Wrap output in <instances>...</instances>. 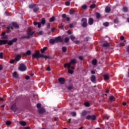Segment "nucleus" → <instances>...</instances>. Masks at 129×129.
<instances>
[{
	"mask_svg": "<svg viewBox=\"0 0 129 129\" xmlns=\"http://www.w3.org/2000/svg\"><path fill=\"white\" fill-rule=\"evenodd\" d=\"M76 59H73L71 60V62L64 63L63 67H64V68H68V72L70 74H73V73L74 72V67H71V66L74 65V64H76Z\"/></svg>",
	"mask_w": 129,
	"mask_h": 129,
	"instance_id": "1",
	"label": "nucleus"
},
{
	"mask_svg": "<svg viewBox=\"0 0 129 129\" xmlns=\"http://www.w3.org/2000/svg\"><path fill=\"white\" fill-rule=\"evenodd\" d=\"M13 28H15V29H19V25L15 23H12L10 24L9 26L7 27V33H10L11 30H13Z\"/></svg>",
	"mask_w": 129,
	"mask_h": 129,
	"instance_id": "2",
	"label": "nucleus"
},
{
	"mask_svg": "<svg viewBox=\"0 0 129 129\" xmlns=\"http://www.w3.org/2000/svg\"><path fill=\"white\" fill-rule=\"evenodd\" d=\"M35 32L34 31H32L31 28H29L27 31V36H23L22 38H26V39L30 38V37H32V35H34Z\"/></svg>",
	"mask_w": 129,
	"mask_h": 129,
	"instance_id": "3",
	"label": "nucleus"
},
{
	"mask_svg": "<svg viewBox=\"0 0 129 129\" xmlns=\"http://www.w3.org/2000/svg\"><path fill=\"white\" fill-rule=\"evenodd\" d=\"M13 41L12 40L8 41L7 40H0V45H5L6 44H8L9 46H12L13 44Z\"/></svg>",
	"mask_w": 129,
	"mask_h": 129,
	"instance_id": "4",
	"label": "nucleus"
},
{
	"mask_svg": "<svg viewBox=\"0 0 129 129\" xmlns=\"http://www.w3.org/2000/svg\"><path fill=\"white\" fill-rule=\"evenodd\" d=\"M37 107L38 108V112L39 113H44L45 112V109L44 108L41 107V104L38 103L37 104Z\"/></svg>",
	"mask_w": 129,
	"mask_h": 129,
	"instance_id": "5",
	"label": "nucleus"
},
{
	"mask_svg": "<svg viewBox=\"0 0 129 129\" xmlns=\"http://www.w3.org/2000/svg\"><path fill=\"white\" fill-rule=\"evenodd\" d=\"M27 70V67H26V65L21 63L19 67V70H20V71H26Z\"/></svg>",
	"mask_w": 129,
	"mask_h": 129,
	"instance_id": "6",
	"label": "nucleus"
},
{
	"mask_svg": "<svg viewBox=\"0 0 129 129\" xmlns=\"http://www.w3.org/2000/svg\"><path fill=\"white\" fill-rule=\"evenodd\" d=\"M82 27H83L84 28H85V27H86V26H87V19H86V18H84L82 20Z\"/></svg>",
	"mask_w": 129,
	"mask_h": 129,
	"instance_id": "7",
	"label": "nucleus"
},
{
	"mask_svg": "<svg viewBox=\"0 0 129 129\" xmlns=\"http://www.w3.org/2000/svg\"><path fill=\"white\" fill-rule=\"evenodd\" d=\"M86 118L88 120L91 119L92 120H96V116L94 115H88L86 117Z\"/></svg>",
	"mask_w": 129,
	"mask_h": 129,
	"instance_id": "8",
	"label": "nucleus"
},
{
	"mask_svg": "<svg viewBox=\"0 0 129 129\" xmlns=\"http://www.w3.org/2000/svg\"><path fill=\"white\" fill-rule=\"evenodd\" d=\"M54 39L55 40V43H59V42H63V39H62V38H61V36L55 37Z\"/></svg>",
	"mask_w": 129,
	"mask_h": 129,
	"instance_id": "9",
	"label": "nucleus"
},
{
	"mask_svg": "<svg viewBox=\"0 0 129 129\" xmlns=\"http://www.w3.org/2000/svg\"><path fill=\"white\" fill-rule=\"evenodd\" d=\"M39 55L40 52L36 51L35 53L32 54V56L34 57V58H37L38 59L40 58Z\"/></svg>",
	"mask_w": 129,
	"mask_h": 129,
	"instance_id": "10",
	"label": "nucleus"
},
{
	"mask_svg": "<svg viewBox=\"0 0 129 129\" xmlns=\"http://www.w3.org/2000/svg\"><path fill=\"white\" fill-rule=\"evenodd\" d=\"M58 82L60 84H64V83H65V79L63 78H60L58 79Z\"/></svg>",
	"mask_w": 129,
	"mask_h": 129,
	"instance_id": "11",
	"label": "nucleus"
},
{
	"mask_svg": "<svg viewBox=\"0 0 129 129\" xmlns=\"http://www.w3.org/2000/svg\"><path fill=\"white\" fill-rule=\"evenodd\" d=\"M21 59V55L17 54L15 56V61H20Z\"/></svg>",
	"mask_w": 129,
	"mask_h": 129,
	"instance_id": "12",
	"label": "nucleus"
},
{
	"mask_svg": "<svg viewBox=\"0 0 129 129\" xmlns=\"http://www.w3.org/2000/svg\"><path fill=\"white\" fill-rule=\"evenodd\" d=\"M19 124L22 125V126H26V124H27V122L25 121H19Z\"/></svg>",
	"mask_w": 129,
	"mask_h": 129,
	"instance_id": "13",
	"label": "nucleus"
},
{
	"mask_svg": "<svg viewBox=\"0 0 129 129\" xmlns=\"http://www.w3.org/2000/svg\"><path fill=\"white\" fill-rule=\"evenodd\" d=\"M1 36L2 39H8V36L6 35V32L2 33Z\"/></svg>",
	"mask_w": 129,
	"mask_h": 129,
	"instance_id": "14",
	"label": "nucleus"
},
{
	"mask_svg": "<svg viewBox=\"0 0 129 129\" xmlns=\"http://www.w3.org/2000/svg\"><path fill=\"white\" fill-rule=\"evenodd\" d=\"M109 79V75L108 74H105L104 75V80L106 81Z\"/></svg>",
	"mask_w": 129,
	"mask_h": 129,
	"instance_id": "15",
	"label": "nucleus"
},
{
	"mask_svg": "<svg viewBox=\"0 0 129 129\" xmlns=\"http://www.w3.org/2000/svg\"><path fill=\"white\" fill-rule=\"evenodd\" d=\"M11 108L13 111H16L17 110V106L16 105V104H13L12 106L11 107Z\"/></svg>",
	"mask_w": 129,
	"mask_h": 129,
	"instance_id": "16",
	"label": "nucleus"
},
{
	"mask_svg": "<svg viewBox=\"0 0 129 129\" xmlns=\"http://www.w3.org/2000/svg\"><path fill=\"white\" fill-rule=\"evenodd\" d=\"M31 50H28L24 53V55H25V56H30V55H31Z\"/></svg>",
	"mask_w": 129,
	"mask_h": 129,
	"instance_id": "17",
	"label": "nucleus"
},
{
	"mask_svg": "<svg viewBox=\"0 0 129 129\" xmlns=\"http://www.w3.org/2000/svg\"><path fill=\"white\" fill-rule=\"evenodd\" d=\"M95 79H96L95 76L93 75L91 76V81H92V82H95Z\"/></svg>",
	"mask_w": 129,
	"mask_h": 129,
	"instance_id": "18",
	"label": "nucleus"
},
{
	"mask_svg": "<svg viewBox=\"0 0 129 129\" xmlns=\"http://www.w3.org/2000/svg\"><path fill=\"white\" fill-rule=\"evenodd\" d=\"M33 24L34 26H37V25H38V28H41V23H37V22H34Z\"/></svg>",
	"mask_w": 129,
	"mask_h": 129,
	"instance_id": "19",
	"label": "nucleus"
},
{
	"mask_svg": "<svg viewBox=\"0 0 129 129\" xmlns=\"http://www.w3.org/2000/svg\"><path fill=\"white\" fill-rule=\"evenodd\" d=\"M109 99L111 100V101H114V100H115V98H114L113 96H110Z\"/></svg>",
	"mask_w": 129,
	"mask_h": 129,
	"instance_id": "20",
	"label": "nucleus"
},
{
	"mask_svg": "<svg viewBox=\"0 0 129 129\" xmlns=\"http://www.w3.org/2000/svg\"><path fill=\"white\" fill-rule=\"evenodd\" d=\"M13 77H15V78H18L19 77V75L17 72H15L13 74Z\"/></svg>",
	"mask_w": 129,
	"mask_h": 129,
	"instance_id": "21",
	"label": "nucleus"
},
{
	"mask_svg": "<svg viewBox=\"0 0 129 129\" xmlns=\"http://www.w3.org/2000/svg\"><path fill=\"white\" fill-rule=\"evenodd\" d=\"M88 23L89 25H93V19L92 18H90Z\"/></svg>",
	"mask_w": 129,
	"mask_h": 129,
	"instance_id": "22",
	"label": "nucleus"
},
{
	"mask_svg": "<svg viewBox=\"0 0 129 129\" xmlns=\"http://www.w3.org/2000/svg\"><path fill=\"white\" fill-rule=\"evenodd\" d=\"M49 42H50V44H54V43H56V40H55V38L54 39H51L49 40Z\"/></svg>",
	"mask_w": 129,
	"mask_h": 129,
	"instance_id": "23",
	"label": "nucleus"
},
{
	"mask_svg": "<svg viewBox=\"0 0 129 129\" xmlns=\"http://www.w3.org/2000/svg\"><path fill=\"white\" fill-rule=\"evenodd\" d=\"M110 12V7H107L105 8V13H109Z\"/></svg>",
	"mask_w": 129,
	"mask_h": 129,
	"instance_id": "24",
	"label": "nucleus"
},
{
	"mask_svg": "<svg viewBox=\"0 0 129 129\" xmlns=\"http://www.w3.org/2000/svg\"><path fill=\"white\" fill-rule=\"evenodd\" d=\"M92 64L93 65H96V64H97V60H96V59H94L93 60Z\"/></svg>",
	"mask_w": 129,
	"mask_h": 129,
	"instance_id": "25",
	"label": "nucleus"
},
{
	"mask_svg": "<svg viewBox=\"0 0 129 129\" xmlns=\"http://www.w3.org/2000/svg\"><path fill=\"white\" fill-rule=\"evenodd\" d=\"M41 23L42 25H45V24H46V20H45L44 18L42 19Z\"/></svg>",
	"mask_w": 129,
	"mask_h": 129,
	"instance_id": "26",
	"label": "nucleus"
},
{
	"mask_svg": "<svg viewBox=\"0 0 129 129\" xmlns=\"http://www.w3.org/2000/svg\"><path fill=\"white\" fill-rule=\"evenodd\" d=\"M47 50V47H44L42 49H41V52L42 53H44L45 51Z\"/></svg>",
	"mask_w": 129,
	"mask_h": 129,
	"instance_id": "27",
	"label": "nucleus"
},
{
	"mask_svg": "<svg viewBox=\"0 0 129 129\" xmlns=\"http://www.w3.org/2000/svg\"><path fill=\"white\" fill-rule=\"evenodd\" d=\"M87 113V112L85 111H83L82 113H81V116H85V115H86V114Z\"/></svg>",
	"mask_w": 129,
	"mask_h": 129,
	"instance_id": "28",
	"label": "nucleus"
},
{
	"mask_svg": "<svg viewBox=\"0 0 129 129\" xmlns=\"http://www.w3.org/2000/svg\"><path fill=\"white\" fill-rule=\"evenodd\" d=\"M35 6H36V4H30L29 6V8L30 9H33V8H34V7H35Z\"/></svg>",
	"mask_w": 129,
	"mask_h": 129,
	"instance_id": "29",
	"label": "nucleus"
},
{
	"mask_svg": "<svg viewBox=\"0 0 129 129\" xmlns=\"http://www.w3.org/2000/svg\"><path fill=\"white\" fill-rule=\"evenodd\" d=\"M6 124H7V125H11V124H12V121H7L6 122Z\"/></svg>",
	"mask_w": 129,
	"mask_h": 129,
	"instance_id": "30",
	"label": "nucleus"
},
{
	"mask_svg": "<svg viewBox=\"0 0 129 129\" xmlns=\"http://www.w3.org/2000/svg\"><path fill=\"white\" fill-rule=\"evenodd\" d=\"M103 47H109V43L106 42L103 44Z\"/></svg>",
	"mask_w": 129,
	"mask_h": 129,
	"instance_id": "31",
	"label": "nucleus"
},
{
	"mask_svg": "<svg viewBox=\"0 0 129 129\" xmlns=\"http://www.w3.org/2000/svg\"><path fill=\"white\" fill-rule=\"evenodd\" d=\"M62 52H63L64 53H65V52L67 51V49L66 48V47L64 46L62 47Z\"/></svg>",
	"mask_w": 129,
	"mask_h": 129,
	"instance_id": "32",
	"label": "nucleus"
},
{
	"mask_svg": "<svg viewBox=\"0 0 129 129\" xmlns=\"http://www.w3.org/2000/svg\"><path fill=\"white\" fill-rule=\"evenodd\" d=\"M74 13H75V11L74 10H71L70 11V15H74Z\"/></svg>",
	"mask_w": 129,
	"mask_h": 129,
	"instance_id": "33",
	"label": "nucleus"
},
{
	"mask_svg": "<svg viewBox=\"0 0 129 129\" xmlns=\"http://www.w3.org/2000/svg\"><path fill=\"white\" fill-rule=\"evenodd\" d=\"M64 42H65V43H68V42H69V38L66 37L64 39Z\"/></svg>",
	"mask_w": 129,
	"mask_h": 129,
	"instance_id": "34",
	"label": "nucleus"
},
{
	"mask_svg": "<svg viewBox=\"0 0 129 129\" xmlns=\"http://www.w3.org/2000/svg\"><path fill=\"white\" fill-rule=\"evenodd\" d=\"M109 25V23H108V22H105L103 23V25L105 26V27H108Z\"/></svg>",
	"mask_w": 129,
	"mask_h": 129,
	"instance_id": "35",
	"label": "nucleus"
},
{
	"mask_svg": "<svg viewBox=\"0 0 129 129\" xmlns=\"http://www.w3.org/2000/svg\"><path fill=\"white\" fill-rule=\"evenodd\" d=\"M66 6H70V1H67L65 3Z\"/></svg>",
	"mask_w": 129,
	"mask_h": 129,
	"instance_id": "36",
	"label": "nucleus"
},
{
	"mask_svg": "<svg viewBox=\"0 0 129 129\" xmlns=\"http://www.w3.org/2000/svg\"><path fill=\"white\" fill-rule=\"evenodd\" d=\"M96 17L97 19H99V18H100V14H99V13H96Z\"/></svg>",
	"mask_w": 129,
	"mask_h": 129,
	"instance_id": "37",
	"label": "nucleus"
},
{
	"mask_svg": "<svg viewBox=\"0 0 129 129\" xmlns=\"http://www.w3.org/2000/svg\"><path fill=\"white\" fill-rule=\"evenodd\" d=\"M109 117L107 114H105V115H104V118L105 119H108Z\"/></svg>",
	"mask_w": 129,
	"mask_h": 129,
	"instance_id": "38",
	"label": "nucleus"
},
{
	"mask_svg": "<svg viewBox=\"0 0 129 129\" xmlns=\"http://www.w3.org/2000/svg\"><path fill=\"white\" fill-rule=\"evenodd\" d=\"M55 21V17H52L50 19V22H54Z\"/></svg>",
	"mask_w": 129,
	"mask_h": 129,
	"instance_id": "39",
	"label": "nucleus"
},
{
	"mask_svg": "<svg viewBox=\"0 0 129 129\" xmlns=\"http://www.w3.org/2000/svg\"><path fill=\"white\" fill-rule=\"evenodd\" d=\"M70 38L72 41H74V40H75V37L73 35H71Z\"/></svg>",
	"mask_w": 129,
	"mask_h": 129,
	"instance_id": "40",
	"label": "nucleus"
},
{
	"mask_svg": "<svg viewBox=\"0 0 129 129\" xmlns=\"http://www.w3.org/2000/svg\"><path fill=\"white\" fill-rule=\"evenodd\" d=\"M45 57H46V56L39 53V58H45Z\"/></svg>",
	"mask_w": 129,
	"mask_h": 129,
	"instance_id": "41",
	"label": "nucleus"
},
{
	"mask_svg": "<svg viewBox=\"0 0 129 129\" xmlns=\"http://www.w3.org/2000/svg\"><path fill=\"white\" fill-rule=\"evenodd\" d=\"M123 12H124L125 13H126V12H127V8L124 7L123 8Z\"/></svg>",
	"mask_w": 129,
	"mask_h": 129,
	"instance_id": "42",
	"label": "nucleus"
},
{
	"mask_svg": "<svg viewBox=\"0 0 129 129\" xmlns=\"http://www.w3.org/2000/svg\"><path fill=\"white\" fill-rule=\"evenodd\" d=\"M85 106H89L90 104H89V103L88 102H85V103H84Z\"/></svg>",
	"mask_w": 129,
	"mask_h": 129,
	"instance_id": "43",
	"label": "nucleus"
},
{
	"mask_svg": "<svg viewBox=\"0 0 129 129\" xmlns=\"http://www.w3.org/2000/svg\"><path fill=\"white\" fill-rule=\"evenodd\" d=\"M71 115H72V116H76V112H72L71 113Z\"/></svg>",
	"mask_w": 129,
	"mask_h": 129,
	"instance_id": "44",
	"label": "nucleus"
},
{
	"mask_svg": "<svg viewBox=\"0 0 129 129\" xmlns=\"http://www.w3.org/2000/svg\"><path fill=\"white\" fill-rule=\"evenodd\" d=\"M91 9H94L95 8V4H92L90 6Z\"/></svg>",
	"mask_w": 129,
	"mask_h": 129,
	"instance_id": "45",
	"label": "nucleus"
},
{
	"mask_svg": "<svg viewBox=\"0 0 129 129\" xmlns=\"http://www.w3.org/2000/svg\"><path fill=\"white\" fill-rule=\"evenodd\" d=\"M114 23L115 24H117V23H118V19H115L114 20Z\"/></svg>",
	"mask_w": 129,
	"mask_h": 129,
	"instance_id": "46",
	"label": "nucleus"
},
{
	"mask_svg": "<svg viewBox=\"0 0 129 129\" xmlns=\"http://www.w3.org/2000/svg\"><path fill=\"white\" fill-rule=\"evenodd\" d=\"M124 45H125V41L124 40V43H120V46H121V47H123V46H124Z\"/></svg>",
	"mask_w": 129,
	"mask_h": 129,
	"instance_id": "47",
	"label": "nucleus"
},
{
	"mask_svg": "<svg viewBox=\"0 0 129 129\" xmlns=\"http://www.w3.org/2000/svg\"><path fill=\"white\" fill-rule=\"evenodd\" d=\"M33 11L34 12V13H36V12H38V11H39V8H36L33 9Z\"/></svg>",
	"mask_w": 129,
	"mask_h": 129,
	"instance_id": "48",
	"label": "nucleus"
},
{
	"mask_svg": "<svg viewBox=\"0 0 129 129\" xmlns=\"http://www.w3.org/2000/svg\"><path fill=\"white\" fill-rule=\"evenodd\" d=\"M72 88H73V86H69L68 89H69V90H71V89H72Z\"/></svg>",
	"mask_w": 129,
	"mask_h": 129,
	"instance_id": "49",
	"label": "nucleus"
},
{
	"mask_svg": "<svg viewBox=\"0 0 129 129\" xmlns=\"http://www.w3.org/2000/svg\"><path fill=\"white\" fill-rule=\"evenodd\" d=\"M82 9H83L84 10H85V9L87 8V7L86 6V5H83V6H82Z\"/></svg>",
	"mask_w": 129,
	"mask_h": 129,
	"instance_id": "50",
	"label": "nucleus"
},
{
	"mask_svg": "<svg viewBox=\"0 0 129 129\" xmlns=\"http://www.w3.org/2000/svg\"><path fill=\"white\" fill-rule=\"evenodd\" d=\"M61 17H62V18H63V19H65V18H67L66 15L65 14H62Z\"/></svg>",
	"mask_w": 129,
	"mask_h": 129,
	"instance_id": "51",
	"label": "nucleus"
},
{
	"mask_svg": "<svg viewBox=\"0 0 129 129\" xmlns=\"http://www.w3.org/2000/svg\"><path fill=\"white\" fill-rule=\"evenodd\" d=\"M3 52H1L0 53V58H1V59H3Z\"/></svg>",
	"mask_w": 129,
	"mask_h": 129,
	"instance_id": "52",
	"label": "nucleus"
},
{
	"mask_svg": "<svg viewBox=\"0 0 129 129\" xmlns=\"http://www.w3.org/2000/svg\"><path fill=\"white\" fill-rule=\"evenodd\" d=\"M15 61H16V60H15V59H12V60L10 61L11 64H13V63L15 62Z\"/></svg>",
	"mask_w": 129,
	"mask_h": 129,
	"instance_id": "53",
	"label": "nucleus"
},
{
	"mask_svg": "<svg viewBox=\"0 0 129 129\" xmlns=\"http://www.w3.org/2000/svg\"><path fill=\"white\" fill-rule=\"evenodd\" d=\"M120 39L121 41H123V40H124V37H123V36H121Z\"/></svg>",
	"mask_w": 129,
	"mask_h": 129,
	"instance_id": "54",
	"label": "nucleus"
},
{
	"mask_svg": "<svg viewBox=\"0 0 129 129\" xmlns=\"http://www.w3.org/2000/svg\"><path fill=\"white\" fill-rule=\"evenodd\" d=\"M17 38H14L12 41L13 43H15V42H17Z\"/></svg>",
	"mask_w": 129,
	"mask_h": 129,
	"instance_id": "55",
	"label": "nucleus"
},
{
	"mask_svg": "<svg viewBox=\"0 0 129 129\" xmlns=\"http://www.w3.org/2000/svg\"><path fill=\"white\" fill-rule=\"evenodd\" d=\"M26 80H29L30 79V77L29 76H27L26 77Z\"/></svg>",
	"mask_w": 129,
	"mask_h": 129,
	"instance_id": "56",
	"label": "nucleus"
},
{
	"mask_svg": "<svg viewBox=\"0 0 129 129\" xmlns=\"http://www.w3.org/2000/svg\"><path fill=\"white\" fill-rule=\"evenodd\" d=\"M69 27H70V28H73V25H72V24H70V25H69Z\"/></svg>",
	"mask_w": 129,
	"mask_h": 129,
	"instance_id": "57",
	"label": "nucleus"
},
{
	"mask_svg": "<svg viewBox=\"0 0 129 129\" xmlns=\"http://www.w3.org/2000/svg\"><path fill=\"white\" fill-rule=\"evenodd\" d=\"M47 71H50V70H51V69L49 67L47 68Z\"/></svg>",
	"mask_w": 129,
	"mask_h": 129,
	"instance_id": "58",
	"label": "nucleus"
},
{
	"mask_svg": "<svg viewBox=\"0 0 129 129\" xmlns=\"http://www.w3.org/2000/svg\"><path fill=\"white\" fill-rule=\"evenodd\" d=\"M66 20H67V21H70V18H69V17H66Z\"/></svg>",
	"mask_w": 129,
	"mask_h": 129,
	"instance_id": "59",
	"label": "nucleus"
},
{
	"mask_svg": "<svg viewBox=\"0 0 129 129\" xmlns=\"http://www.w3.org/2000/svg\"><path fill=\"white\" fill-rule=\"evenodd\" d=\"M79 58L80 60H83V57L82 56H79Z\"/></svg>",
	"mask_w": 129,
	"mask_h": 129,
	"instance_id": "60",
	"label": "nucleus"
},
{
	"mask_svg": "<svg viewBox=\"0 0 129 129\" xmlns=\"http://www.w3.org/2000/svg\"><path fill=\"white\" fill-rule=\"evenodd\" d=\"M91 72L92 74H95V72L94 71H91Z\"/></svg>",
	"mask_w": 129,
	"mask_h": 129,
	"instance_id": "61",
	"label": "nucleus"
},
{
	"mask_svg": "<svg viewBox=\"0 0 129 129\" xmlns=\"http://www.w3.org/2000/svg\"><path fill=\"white\" fill-rule=\"evenodd\" d=\"M42 33H43L42 31H39L38 34H39V35H42Z\"/></svg>",
	"mask_w": 129,
	"mask_h": 129,
	"instance_id": "62",
	"label": "nucleus"
},
{
	"mask_svg": "<svg viewBox=\"0 0 129 129\" xmlns=\"http://www.w3.org/2000/svg\"><path fill=\"white\" fill-rule=\"evenodd\" d=\"M30 126L25 127V129H30Z\"/></svg>",
	"mask_w": 129,
	"mask_h": 129,
	"instance_id": "63",
	"label": "nucleus"
},
{
	"mask_svg": "<svg viewBox=\"0 0 129 129\" xmlns=\"http://www.w3.org/2000/svg\"><path fill=\"white\" fill-rule=\"evenodd\" d=\"M127 51L129 52V46L127 48Z\"/></svg>",
	"mask_w": 129,
	"mask_h": 129,
	"instance_id": "64",
	"label": "nucleus"
}]
</instances>
